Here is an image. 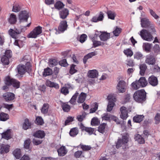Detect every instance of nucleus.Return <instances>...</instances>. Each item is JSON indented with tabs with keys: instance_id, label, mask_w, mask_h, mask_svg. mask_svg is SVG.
Wrapping results in <instances>:
<instances>
[{
	"instance_id": "obj_1",
	"label": "nucleus",
	"mask_w": 160,
	"mask_h": 160,
	"mask_svg": "<svg viewBox=\"0 0 160 160\" xmlns=\"http://www.w3.org/2000/svg\"><path fill=\"white\" fill-rule=\"evenodd\" d=\"M142 27L147 28L142 29L140 32V35L144 40L151 41L152 40L153 37L151 34L156 32L154 25L146 18H142L141 20Z\"/></svg>"
},
{
	"instance_id": "obj_2",
	"label": "nucleus",
	"mask_w": 160,
	"mask_h": 160,
	"mask_svg": "<svg viewBox=\"0 0 160 160\" xmlns=\"http://www.w3.org/2000/svg\"><path fill=\"white\" fill-rule=\"evenodd\" d=\"M146 94L147 93L143 89L138 90L133 94V99L137 102L143 103L146 100Z\"/></svg>"
},
{
	"instance_id": "obj_3",
	"label": "nucleus",
	"mask_w": 160,
	"mask_h": 160,
	"mask_svg": "<svg viewBox=\"0 0 160 160\" xmlns=\"http://www.w3.org/2000/svg\"><path fill=\"white\" fill-rule=\"evenodd\" d=\"M18 73L20 75H24L26 72L30 73L32 71L31 65L30 62H27L25 65L19 64L17 67Z\"/></svg>"
},
{
	"instance_id": "obj_4",
	"label": "nucleus",
	"mask_w": 160,
	"mask_h": 160,
	"mask_svg": "<svg viewBox=\"0 0 160 160\" xmlns=\"http://www.w3.org/2000/svg\"><path fill=\"white\" fill-rule=\"evenodd\" d=\"M148 82L144 77H141L138 81L136 80L132 83V88L135 89H138L140 87L143 88L147 84Z\"/></svg>"
},
{
	"instance_id": "obj_5",
	"label": "nucleus",
	"mask_w": 160,
	"mask_h": 160,
	"mask_svg": "<svg viewBox=\"0 0 160 160\" xmlns=\"http://www.w3.org/2000/svg\"><path fill=\"white\" fill-rule=\"evenodd\" d=\"M27 29L26 26H21L20 29L15 28L14 29L10 28L8 30V33L12 38L16 39L17 38V35L20 34L22 32H25Z\"/></svg>"
},
{
	"instance_id": "obj_6",
	"label": "nucleus",
	"mask_w": 160,
	"mask_h": 160,
	"mask_svg": "<svg viewBox=\"0 0 160 160\" xmlns=\"http://www.w3.org/2000/svg\"><path fill=\"white\" fill-rule=\"evenodd\" d=\"M42 32V27L38 26L35 27L32 31L28 35L27 37L29 38H35L38 37Z\"/></svg>"
},
{
	"instance_id": "obj_7",
	"label": "nucleus",
	"mask_w": 160,
	"mask_h": 160,
	"mask_svg": "<svg viewBox=\"0 0 160 160\" xmlns=\"http://www.w3.org/2000/svg\"><path fill=\"white\" fill-rule=\"evenodd\" d=\"M15 98V95L12 92H7L4 93L2 95V98L5 102H11Z\"/></svg>"
},
{
	"instance_id": "obj_8",
	"label": "nucleus",
	"mask_w": 160,
	"mask_h": 160,
	"mask_svg": "<svg viewBox=\"0 0 160 160\" xmlns=\"http://www.w3.org/2000/svg\"><path fill=\"white\" fill-rule=\"evenodd\" d=\"M128 138L126 136H123L122 138H118L117 142H116V148L118 149L122 145H125L128 142Z\"/></svg>"
},
{
	"instance_id": "obj_9",
	"label": "nucleus",
	"mask_w": 160,
	"mask_h": 160,
	"mask_svg": "<svg viewBox=\"0 0 160 160\" xmlns=\"http://www.w3.org/2000/svg\"><path fill=\"white\" fill-rule=\"evenodd\" d=\"M18 17L20 22L23 21L27 22L29 17V12L26 10L22 11L19 13Z\"/></svg>"
},
{
	"instance_id": "obj_10",
	"label": "nucleus",
	"mask_w": 160,
	"mask_h": 160,
	"mask_svg": "<svg viewBox=\"0 0 160 160\" xmlns=\"http://www.w3.org/2000/svg\"><path fill=\"white\" fill-rule=\"evenodd\" d=\"M108 100V103L107 105V112H110L112 109L113 107L114 106L115 103L113 101L114 99H115L111 95H109L107 98Z\"/></svg>"
},
{
	"instance_id": "obj_11",
	"label": "nucleus",
	"mask_w": 160,
	"mask_h": 160,
	"mask_svg": "<svg viewBox=\"0 0 160 160\" xmlns=\"http://www.w3.org/2000/svg\"><path fill=\"white\" fill-rule=\"evenodd\" d=\"M100 32L101 33L100 35H99V34L95 33V35H96V37L99 36L100 39L102 41H107L110 38L109 33L105 32Z\"/></svg>"
},
{
	"instance_id": "obj_12",
	"label": "nucleus",
	"mask_w": 160,
	"mask_h": 160,
	"mask_svg": "<svg viewBox=\"0 0 160 160\" xmlns=\"http://www.w3.org/2000/svg\"><path fill=\"white\" fill-rule=\"evenodd\" d=\"M68 27L67 22L66 20L61 21L58 26V29L59 32H63L67 30Z\"/></svg>"
},
{
	"instance_id": "obj_13",
	"label": "nucleus",
	"mask_w": 160,
	"mask_h": 160,
	"mask_svg": "<svg viewBox=\"0 0 160 160\" xmlns=\"http://www.w3.org/2000/svg\"><path fill=\"white\" fill-rule=\"evenodd\" d=\"M126 82L122 80L119 82L117 84V88L119 92L123 93L126 91Z\"/></svg>"
},
{
	"instance_id": "obj_14",
	"label": "nucleus",
	"mask_w": 160,
	"mask_h": 160,
	"mask_svg": "<svg viewBox=\"0 0 160 160\" xmlns=\"http://www.w3.org/2000/svg\"><path fill=\"white\" fill-rule=\"evenodd\" d=\"M145 62L148 65H153L155 63L156 59L153 55L150 54L146 56Z\"/></svg>"
},
{
	"instance_id": "obj_15",
	"label": "nucleus",
	"mask_w": 160,
	"mask_h": 160,
	"mask_svg": "<svg viewBox=\"0 0 160 160\" xmlns=\"http://www.w3.org/2000/svg\"><path fill=\"white\" fill-rule=\"evenodd\" d=\"M120 111L121 112L120 118L123 120H126L128 117L127 108L125 107H122L120 108Z\"/></svg>"
},
{
	"instance_id": "obj_16",
	"label": "nucleus",
	"mask_w": 160,
	"mask_h": 160,
	"mask_svg": "<svg viewBox=\"0 0 160 160\" xmlns=\"http://www.w3.org/2000/svg\"><path fill=\"white\" fill-rule=\"evenodd\" d=\"M148 82L153 87L156 86L158 84L157 78L153 75L148 78Z\"/></svg>"
},
{
	"instance_id": "obj_17",
	"label": "nucleus",
	"mask_w": 160,
	"mask_h": 160,
	"mask_svg": "<svg viewBox=\"0 0 160 160\" xmlns=\"http://www.w3.org/2000/svg\"><path fill=\"white\" fill-rule=\"evenodd\" d=\"M60 18L64 19L66 18L69 14V11L66 8H64L60 11L59 12Z\"/></svg>"
},
{
	"instance_id": "obj_18",
	"label": "nucleus",
	"mask_w": 160,
	"mask_h": 160,
	"mask_svg": "<svg viewBox=\"0 0 160 160\" xmlns=\"http://www.w3.org/2000/svg\"><path fill=\"white\" fill-rule=\"evenodd\" d=\"M10 146L8 145H5L2 144L0 146V153L1 154L5 153H7L9 151Z\"/></svg>"
},
{
	"instance_id": "obj_19",
	"label": "nucleus",
	"mask_w": 160,
	"mask_h": 160,
	"mask_svg": "<svg viewBox=\"0 0 160 160\" xmlns=\"http://www.w3.org/2000/svg\"><path fill=\"white\" fill-rule=\"evenodd\" d=\"M57 152L59 156L62 157L67 154L68 151L67 150L65 147L62 146L57 150Z\"/></svg>"
},
{
	"instance_id": "obj_20",
	"label": "nucleus",
	"mask_w": 160,
	"mask_h": 160,
	"mask_svg": "<svg viewBox=\"0 0 160 160\" xmlns=\"http://www.w3.org/2000/svg\"><path fill=\"white\" fill-rule=\"evenodd\" d=\"M32 125V122L29 121V119L28 118H26L22 124V128L24 130L31 128Z\"/></svg>"
},
{
	"instance_id": "obj_21",
	"label": "nucleus",
	"mask_w": 160,
	"mask_h": 160,
	"mask_svg": "<svg viewBox=\"0 0 160 160\" xmlns=\"http://www.w3.org/2000/svg\"><path fill=\"white\" fill-rule=\"evenodd\" d=\"M104 18L103 14L102 12H100L99 16L97 17L94 16L92 18L91 21L92 22H96L98 21H102Z\"/></svg>"
},
{
	"instance_id": "obj_22",
	"label": "nucleus",
	"mask_w": 160,
	"mask_h": 160,
	"mask_svg": "<svg viewBox=\"0 0 160 160\" xmlns=\"http://www.w3.org/2000/svg\"><path fill=\"white\" fill-rule=\"evenodd\" d=\"M45 135V133L43 131L38 130L35 132L33 134L35 138L42 139L43 138Z\"/></svg>"
},
{
	"instance_id": "obj_23",
	"label": "nucleus",
	"mask_w": 160,
	"mask_h": 160,
	"mask_svg": "<svg viewBox=\"0 0 160 160\" xmlns=\"http://www.w3.org/2000/svg\"><path fill=\"white\" fill-rule=\"evenodd\" d=\"M46 85L47 87L51 88H54L56 89H58L59 88V86L58 84L52 82L49 80H46Z\"/></svg>"
},
{
	"instance_id": "obj_24",
	"label": "nucleus",
	"mask_w": 160,
	"mask_h": 160,
	"mask_svg": "<svg viewBox=\"0 0 160 160\" xmlns=\"http://www.w3.org/2000/svg\"><path fill=\"white\" fill-rule=\"evenodd\" d=\"M144 117L143 115H137L133 118V121L134 122L140 123L143 119Z\"/></svg>"
},
{
	"instance_id": "obj_25",
	"label": "nucleus",
	"mask_w": 160,
	"mask_h": 160,
	"mask_svg": "<svg viewBox=\"0 0 160 160\" xmlns=\"http://www.w3.org/2000/svg\"><path fill=\"white\" fill-rule=\"evenodd\" d=\"M88 76L90 78H97L98 75V71L95 69L90 70L88 72Z\"/></svg>"
},
{
	"instance_id": "obj_26",
	"label": "nucleus",
	"mask_w": 160,
	"mask_h": 160,
	"mask_svg": "<svg viewBox=\"0 0 160 160\" xmlns=\"http://www.w3.org/2000/svg\"><path fill=\"white\" fill-rule=\"evenodd\" d=\"M52 74V70L49 67L44 68V71L42 72L43 76L44 77L51 75Z\"/></svg>"
},
{
	"instance_id": "obj_27",
	"label": "nucleus",
	"mask_w": 160,
	"mask_h": 160,
	"mask_svg": "<svg viewBox=\"0 0 160 160\" xmlns=\"http://www.w3.org/2000/svg\"><path fill=\"white\" fill-rule=\"evenodd\" d=\"M13 154L17 159H19L21 156V150L20 149L16 148L13 152Z\"/></svg>"
},
{
	"instance_id": "obj_28",
	"label": "nucleus",
	"mask_w": 160,
	"mask_h": 160,
	"mask_svg": "<svg viewBox=\"0 0 160 160\" xmlns=\"http://www.w3.org/2000/svg\"><path fill=\"white\" fill-rule=\"evenodd\" d=\"M140 69V74L142 76H143L145 73L146 69L147 68V66L146 64H140L139 66Z\"/></svg>"
},
{
	"instance_id": "obj_29",
	"label": "nucleus",
	"mask_w": 160,
	"mask_h": 160,
	"mask_svg": "<svg viewBox=\"0 0 160 160\" xmlns=\"http://www.w3.org/2000/svg\"><path fill=\"white\" fill-rule=\"evenodd\" d=\"M134 139L135 141H137L138 143L140 144H142L145 142L144 138L139 134H137L135 135Z\"/></svg>"
},
{
	"instance_id": "obj_30",
	"label": "nucleus",
	"mask_w": 160,
	"mask_h": 160,
	"mask_svg": "<svg viewBox=\"0 0 160 160\" xmlns=\"http://www.w3.org/2000/svg\"><path fill=\"white\" fill-rule=\"evenodd\" d=\"M151 47L152 44L148 43H144L142 46L143 49L147 52H150Z\"/></svg>"
},
{
	"instance_id": "obj_31",
	"label": "nucleus",
	"mask_w": 160,
	"mask_h": 160,
	"mask_svg": "<svg viewBox=\"0 0 160 160\" xmlns=\"http://www.w3.org/2000/svg\"><path fill=\"white\" fill-rule=\"evenodd\" d=\"M17 18L16 16L14 14H11L8 19V22L11 24H14L17 22Z\"/></svg>"
},
{
	"instance_id": "obj_32",
	"label": "nucleus",
	"mask_w": 160,
	"mask_h": 160,
	"mask_svg": "<svg viewBox=\"0 0 160 160\" xmlns=\"http://www.w3.org/2000/svg\"><path fill=\"white\" fill-rule=\"evenodd\" d=\"M64 6L63 3L59 1L57 2L54 4L55 8L58 10L63 8Z\"/></svg>"
},
{
	"instance_id": "obj_33",
	"label": "nucleus",
	"mask_w": 160,
	"mask_h": 160,
	"mask_svg": "<svg viewBox=\"0 0 160 160\" xmlns=\"http://www.w3.org/2000/svg\"><path fill=\"white\" fill-rule=\"evenodd\" d=\"M9 116L7 113L3 112H1L0 114V120L2 121H5L9 119Z\"/></svg>"
},
{
	"instance_id": "obj_34",
	"label": "nucleus",
	"mask_w": 160,
	"mask_h": 160,
	"mask_svg": "<svg viewBox=\"0 0 160 160\" xmlns=\"http://www.w3.org/2000/svg\"><path fill=\"white\" fill-rule=\"evenodd\" d=\"M78 133V130L77 128H72L70 131V135L72 137H74L77 135Z\"/></svg>"
},
{
	"instance_id": "obj_35",
	"label": "nucleus",
	"mask_w": 160,
	"mask_h": 160,
	"mask_svg": "<svg viewBox=\"0 0 160 160\" xmlns=\"http://www.w3.org/2000/svg\"><path fill=\"white\" fill-rule=\"evenodd\" d=\"M22 9V7L18 3H15L12 7V11L17 12H19Z\"/></svg>"
},
{
	"instance_id": "obj_36",
	"label": "nucleus",
	"mask_w": 160,
	"mask_h": 160,
	"mask_svg": "<svg viewBox=\"0 0 160 160\" xmlns=\"http://www.w3.org/2000/svg\"><path fill=\"white\" fill-rule=\"evenodd\" d=\"M107 14L108 18L112 20L114 19L116 14L114 12L111 10H108L107 12Z\"/></svg>"
},
{
	"instance_id": "obj_37",
	"label": "nucleus",
	"mask_w": 160,
	"mask_h": 160,
	"mask_svg": "<svg viewBox=\"0 0 160 160\" xmlns=\"http://www.w3.org/2000/svg\"><path fill=\"white\" fill-rule=\"evenodd\" d=\"M9 58L5 56V55H2L1 57V60L2 64L4 65H8L9 63Z\"/></svg>"
},
{
	"instance_id": "obj_38",
	"label": "nucleus",
	"mask_w": 160,
	"mask_h": 160,
	"mask_svg": "<svg viewBox=\"0 0 160 160\" xmlns=\"http://www.w3.org/2000/svg\"><path fill=\"white\" fill-rule=\"evenodd\" d=\"M49 105L48 103H44L42 108L41 109V111L43 114H47L48 111Z\"/></svg>"
},
{
	"instance_id": "obj_39",
	"label": "nucleus",
	"mask_w": 160,
	"mask_h": 160,
	"mask_svg": "<svg viewBox=\"0 0 160 160\" xmlns=\"http://www.w3.org/2000/svg\"><path fill=\"white\" fill-rule=\"evenodd\" d=\"M57 60L54 59H50L48 60V65L50 67H52L58 64Z\"/></svg>"
},
{
	"instance_id": "obj_40",
	"label": "nucleus",
	"mask_w": 160,
	"mask_h": 160,
	"mask_svg": "<svg viewBox=\"0 0 160 160\" xmlns=\"http://www.w3.org/2000/svg\"><path fill=\"white\" fill-rule=\"evenodd\" d=\"M9 131L10 130L8 129L6 131L2 133V138L7 140H8L10 139L11 137L10 135L9 134Z\"/></svg>"
},
{
	"instance_id": "obj_41",
	"label": "nucleus",
	"mask_w": 160,
	"mask_h": 160,
	"mask_svg": "<svg viewBox=\"0 0 160 160\" xmlns=\"http://www.w3.org/2000/svg\"><path fill=\"white\" fill-rule=\"evenodd\" d=\"M76 65L72 64L71 65L69 73L71 75H72L78 72V70L75 68Z\"/></svg>"
},
{
	"instance_id": "obj_42",
	"label": "nucleus",
	"mask_w": 160,
	"mask_h": 160,
	"mask_svg": "<svg viewBox=\"0 0 160 160\" xmlns=\"http://www.w3.org/2000/svg\"><path fill=\"white\" fill-rule=\"evenodd\" d=\"M13 78H11L9 76H7L5 78L4 82L5 84L8 86H11Z\"/></svg>"
},
{
	"instance_id": "obj_43",
	"label": "nucleus",
	"mask_w": 160,
	"mask_h": 160,
	"mask_svg": "<svg viewBox=\"0 0 160 160\" xmlns=\"http://www.w3.org/2000/svg\"><path fill=\"white\" fill-rule=\"evenodd\" d=\"M20 82L18 80L13 79L11 85L16 89L19 88L20 87Z\"/></svg>"
},
{
	"instance_id": "obj_44",
	"label": "nucleus",
	"mask_w": 160,
	"mask_h": 160,
	"mask_svg": "<svg viewBox=\"0 0 160 160\" xmlns=\"http://www.w3.org/2000/svg\"><path fill=\"white\" fill-rule=\"evenodd\" d=\"M67 85L68 86V88H69V87L70 86V85L69 84H68ZM61 92L65 95H67L69 92L68 87H63L61 89Z\"/></svg>"
},
{
	"instance_id": "obj_45",
	"label": "nucleus",
	"mask_w": 160,
	"mask_h": 160,
	"mask_svg": "<svg viewBox=\"0 0 160 160\" xmlns=\"http://www.w3.org/2000/svg\"><path fill=\"white\" fill-rule=\"evenodd\" d=\"M122 29L118 26L115 27V29L113 31V35L115 36H118L122 32Z\"/></svg>"
},
{
	"instance_id": "obj_46",
	"label": "nucleus",
	"mask_w": 160,
	"mask_h": 160,
	"mask_svg": "<svg viewBox=\"0 0 160 160\" xmlns=\"http://www.w3.org/2000/svg\"><path fill=\"white\" fill-rule=\"evenodd\" d=\"M106 123H103L100 124L98 128V131L100 133L103 134L104 132L105 127Z\"/></svg>"
},
{
	"instance_id": "obj_47",
	"label": "nucleus",
	"mask_w": 160,
	"mask_h": 160,
	"mask_svg": "<svg viewBox=\"0 0 160 160\" xmlns=\"http://www.w3.org/2000/svg\"><path fill=\"white\" fill-rule=\"evenodd\" d=\"M123 53L126 55L127 57H131L133 54V52L130 48H128L124 50L123 51Z\"/></svg>"
},
{
	"instance_id": "obj_48",
	"label": "nucleus",
	"mask_w": 160,
	"mask_h": 160,
	"mask_svg": "<svg viewBox=\"0 0 160 160\" xmlns=\"http://www.w3.org/2000/svg\"><path fill=\"white\" fill-rule=\"evenodd\" d=\"M58 63L61 66L65 67H67L68 65L66 59L65 58L60 61L58 62Z\"/></svg>"
},
{
	"instance_id": "obj_49",
	"label": "nucleus",
	"mask_w": 160,
	"mask_h": 160,
	"mask_svg": "<svg viewBox=\"0 0 160 160\" xmlns=\"http://www.w3.org/2000/svg\"><path fill=\"white\" fill-rule=\"evenodd\" d=\"M79 146H80L82 149L84 151H88L90 150L92 147L90 146L83 145L81 143Z\"/></svg>"
},
{
	"instance_id": "obj_50",
	"label": "nucleus",
	"mask_w": 160,
	"mask_h": 160,
	"mask_svg": "<svg viewBox=\"0 0 160 160\" xmlns=\"http://www.w3.org/2000/svg\"><path fill=\"white\" fill-rule=\"evenodd\" d=\"M100 121L98 118L94 117L91 120V124L92 125H98L100 124Z\"/></svg>"
},
{
	"instance_id": "obj_51",
	"label": "nucleus",
	"mask_w": 160,
	"mask_h": 160,
	"mask_svg": "<svg viewBox=\"0 0 160 160\" xmlns=\"http://www.w3.org/2000/svg\"><path fill=\"white\" fill-rule=\"evenodd\" d=\"M62 107L63 111L65 112H69L71 109V107L70 105L65 103L62 105Z\"/></svg>"
},
{
	"instance_id": "obj_52",
	"label": "nucleus",
	"mask_w": 160,
	"mask_h": 160,
	"mask_svg": "<svg viewBox=\"0 0 160 160\" xmlns=\"http://www.w3.org/2000/svg\"><path fill=\"white\" fill-rule=\"evenodd\" d=\"M36 121L37 123L39 125H42L44 123L43 120L42 118L40 116H38L36 118Z\"/></svg>"
},
{
	"instance_id": "obj_53",
	"label": "nucleus",
	"mask_w": 160,
	"mask_h": 160,
	"mask_svg": "<svg viewBox=\"0 0 160 160\" xmlns=\"http://www.w3.org/2000/svg\"><path fill=\"white\" fill-rule=\"evenodd\" d=\"M31 143L30 139H28L26 140L24 142V147L26 149H28L29 148L30 144Z\"/></svg>"
},
{
	"instance_id": "obj_54",
	"label": "nucleus",
	"mask_w": 160,
	"mask_h": 160,
	"mask_svg": "<svg viewBox=\"0 0 160 160\" xmlns=\"http://www.w3.org/2000/svg\"><path fill=\"white\" fill-rule=\"evenodd\" d=\"M78 93L76 92L72 96L69 101L71 104H73L76 102V99L78 95Z\"/></svg>"
},
{
	"instance_id": "obj_55",
	"label": "nucleus",
	"mask_w": 160,
	"mask_h": 160,
	"mask_svg": "<svg viewBox=\"0 0 160 160\" xmlns=\"http://www.w3.org/2000/svg\"><path fill=\"white\" fill-rule=\"evenodd\" d=\"M143 55L140 52H137L135 53L134 55V58L137 60L141 59L142 58Z\"/></svg>"
},
{
	"instance_id": "obj_56",
	"label": "nucleus",
	"mask_w": 160,
	"mask_h": 160,
	"mask_svg": "<svg viewBox=\"0 0 160 160\" xmlns=\"http://www.w3.org/2000/svg\"><path fill=\"white\" fill-rule=\"evenodd\" d=\"M103 115L102 116V118L103 120L109 121L111 120L110 114H108V113H104L103 114Z\"/></svg>"
},
{
	"instance_id": "obj_57",
	"label": "nucleus",
	"mask_w": 160,
	"mask_h": 160,
	"mask_svg": "<svg viewBox=\"0 0 160 160\" xmlns=\"http://www.w3.org/2000/svg\"><path fill=\"white\" fill-rule=\"evenodd\" d=\"M82 152L81 151H78L75 152L74 153V156L76 158H79L80 156L82 157H84V155H82Z\"/></svg>"
},
{
	"instance_id": "obj_58",
	"label": "nucleus",
	"mask_w": 160,
	"mask_h": 160,
	"mask_svg": "<svg viewBox=\"0 0 160 160\" xmlns=\"http://www.w3.org/2000/svg\"><path fill=\"white\" fill-rule=\"evenodd\" d=\"M87 38V35L85 34H83L81 35L79 41L82 43L84 42Z\"/></svg>"
},
{
	"instance_id": "obj_59",
	"label": "nucleus",
	"mask_w": 160,
	"mask_h": 160,
	"mask_svg": "<svg viewBox=\"0 0 160 160\" xmlns=\"http://www.w3.org/2000/svg\"><path fill=\"white\" fill-rule=\"evenodd\" d=\"M5 55V56L10 59L12 56V52L10 50H7L5 51L4 55Z\"/></svg>"
},
{
	"instance_id": "obj_60",
	"label": "nucleus",
	"mask_w": 160,
	"mask_h": 160,
	"mask_svg": "<svg viewBox=\"0 0 160 160\" xmlns=\"http://www.w3.org/2000/svg\"><path fill=\"white\" fill-rule=\"evenodd\" d=\"M94 107L91 108L90 110V113H93L95 112L97 110L98 108V104L97 102H95Z\"/></svg>"
},
{
	"instance_id": "obj_61",
	"label": "nucleus",
	"mask_w": 160,
	"mask_h": 160,
	"mask_svg": "<svg viewBox=\"0 0 160 160\" xmlns=\"http://www.w3.org/2000/svg\"><path fill=\"white\" fill-rule=\"evenodd\" d=\"M85 131L88 132L89 135H91L93 133L94 129V128H92L91 127H87L86 128H85Z\"/></svg>"
},
{
	"instance_id": "obj_62",
	"label": "nucleus",
	"mask_w": 160,
	"mask_h": 160,
	"mask_svg": "<svg viewBox=\"0 0 160 160\" xmlns=\"http://www.w3.org/2000/svg\"><path fill=\"white\" fill-rule=\"evenodd\" d=\"M150 14L153 16L154 18L157 19L159 18V16L157 15L156 13L152 9L149 8Z\"/></svg>"
},
{
	"instance_id": "obj_63",
	"label": "nucleus",
	"mask_w": 160,
	"mask_h": 160,
	"mask_svg": "<svg viewBox=\"0 0 160 160\" xmlns=\"http://www.w3.org/2000/svg\"><path fill=\"white\" fill-rule=\"evenodd\" d=\"M152 122V121L151 119H148V120H145L142 123V126L144 127H146L148 126V125L151 124Z\"/></svg>"
},
{
	"instance_id": "obj_64",
	"label": "nucleus",
	"mask_w": 160,
	"mask_h": 160,
	"mask_svg": "<svg viewBox=\"0 0 160 160\" xmlns=\"http://www.w3.org/2000/svg\"><path fill=\"white\" fill-rule=\"evenodd\" d=\"M153 50L154 52L158 54L160 51V47L158 44H156L153 47Z\"/></svg>"
}]
</instances>
